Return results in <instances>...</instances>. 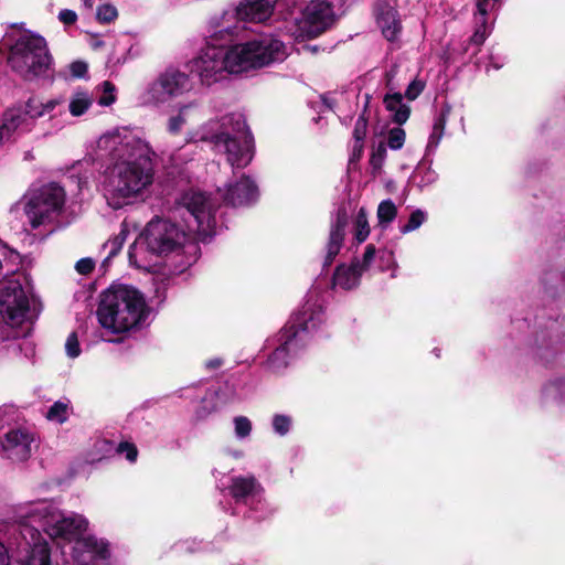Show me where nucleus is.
Returning <instances> with one entry per match:
<instances>
[{
  "label": "nucleus",
  "instance_id": "f257e3e1",
  "mask_svg": "<svg viewBox=\"0 0 565 565\" xmlns=\"http://www.w3.org/2000/svg\"><path fill=\"white\" fill-rule=\"evenodd\" d=\"M97 149L108 160L98 190L113 210L139 200L154 180L156 152L139 130L111 129L99 137Z\"/></svg>",
  "mask_w": 565,
  "mask_h": 565
},
{
  "label": "nucleus",
  "instance_id": "f03ea898",
  "mask_svg": "<svg viewBox=\"0 0 565 565\" xmlns=\"http://www.w3.org/2000/svg\"><path fill=\"white\" fill-rule=\"evenodd\" d=\"M218 206V199L204 191H185L178 200L177 211L186 230L168 218L152 217L129 247L130 265L150 271L159 257L179 250L191 234L202 242L212 238L216 234L215 213Z\"/></svg>",
  "mask_w": 565,
  "mask_h": 565
},
{
  "label": "nucleus",
  "instance_id": "7ed1b4c3",
  "mask_svg": "<svg viewBox=\"0 0 565 565\" xmlns=\"http://www.w3.org/2000/svg\"><path fill=\"white\" fill-rule=\"evenodd\" d=\"M287 55V46L271 34L231 45L207 41L188 62V68L201 86L211 87L226 81L230 75L281 62Z\"/></svg>",
  "mask_w": 565,
  "mask_h": 565
},
{
  "label": "nucleus",
  "instance_id": "20e7f679",
  "mask_svg": "<svg viewBox=\"0 0 565 565\" xmlns=\"http://www.w3.org/2000/svg\"><path fill=\"white\" fill-rule=\"evenodd\" d=\"M31 258L2 243V342L12 338L14 342L2 345L6 354L33 353V345L26 339L34 318L35 298L31 277L28 273Z\"/></svg>",
  "mask_w": 565,
  "mask_h": 565
},
{
  "label": "nucleus",
  "instance_id": "39448f33",
  "mask_svg": "<svg viewBox=\"0 0 565 565\" xmlns=\"http://www.w3.org/2000/svg\"><path fill=\"white\" fill-rule=\"evenodd\" d=\"M275 4L281 9L279 29L295 40L316 38L333 22L334 0H242L235 9L239 20L262 23L271 15Z\"/></svg>",
  "mask_w": 565,
  "mask_h": 565
},
{
  "label": "nucleus",
  "instance_id": "423d86ee",
  "mask_svg": "<svg viewBox=\"0 0 565 565\" xmlns=\"http://www.w3.org/2000/svg\"><path fill=\"white\" fill-rule=\"evenodd\" d=\"M23 23L11 25L2 41L8 50V66L25 82L54 79L53 56L46 40L22 28Z\"/></svg>",
  "mask_w": 565,
  "mask_h": 565
},
{
  "label": "nucleus",
  "instance_id": "0eeeda50",
  "mask_svg": "<svg viewBox=\"0 0 565 565\" xmlns=\"http://www.w3.org/2000/svg\"><path fill=\"white\" fill-rule=\"evenodd\" d=\"M201 139L210 140L218 152L226 154L232 167L244 168L253 159L254 140L241 113H231L203 127Z\"/></svg>",
  "mask_w": 565,
  "mask_h": 565
},
{
  "label": "nucleus",
  "instance_id": "6e6552de",
  "mask_svg": "<svg viewBox=\"0 0 565 565\" xmlns=\"http://www.w3.org/2000/svg\"><path fill=\"white\" fill-rule=\"evenodd\" d=\"M100 326L114 334L138 327L147 317V305L139 290L120 285L108 289L97 309Z\"/></svg>",
  "mask_w": 565,
  "mask_h": 565
},
{
  "label": "nucleus",
  "instance_id": "1a4fd4ad",
  "mask_svg": "<svg viewBox=\"0 0 565 565\" xmlns=\"http://www.w3.org/2000/svg\"><path fill=\"white\" fill-rule=\"evenodd\" d=\"M324 312L322 303L312 296L307 299L301 310L279 332L278 347L269 355L267 367L279 372L288 365L290 353H296L306 342L308 335L323 323Z\"/></svg>",
  "mask_w": 565,
  "mask_h": 565
},
{
  "label": "nucleus",
  "instance_id": "9d476101",
  "mask_svg": "<svg viewBox=\"0 0 565 565\" xmlns=\"http://www.w3.org/2000/svg\"><path fill=\"white\" fill-rule=\"evenodd\" d=\"M19 518L40 526L51 539L68 542L72 545L84 539L88 520L78 513L64 514L51 501H38L17 508Z\"/></svg>",
  "mask_w": 565,
  "mask_h": 565
},
{
  "label": "nucleus",
  "instance_id": "9b49d317",
  "mask_svg": "<svg viewBox=\"0 0 565 565\" xmlns=\"http://www.w3.org/2000/svg\"><path fill=\"white\" fill-rule=\"evenodd\" d=\"M6 516L9 521L19 525L20 534L17 547L11 550L10 558L19 565H57L52 558V548L49 541L30 521L19 518L18 509L14 510L12 516L7 510Z\"/></svg>",
  "mask_w": 565,
  "mask_h": 565
},
{
  "label": "nucleus",
  "instance_id": "f8f14e48",
  "mask_svg": "<svg viewBox=\"0 0 565 565\" xmlns=\"http://www.w3.org/2000/svg\"><path fill=\"white\" fill-rule=\"evenodd\" d=\"M65 192L56 183L31 189L23 196V211L32 228L51 223L62 211Z\"/></svg>",
  "mask_w": 565,
  "mask_h": 565
},
{
  "label": "nucleus",
  "instance_id": "ddd939ff",
  "mask_svg": "<svg viewBox=\"0 0 565 565\" xmlns=\"http://www.w3.org/2000/svg\"><path fill=\"white\" fill-rule=\"evenodd\" d=\"M227 490L237 505L246 508V516L259 521L271 513L264 500L263 487L254 476L232 477Z\"/></svg>",
  "mask_w": 565,
  "mask_h": 565
},
{
  "label": "nucleus",
  "instance_id": "4468645a",
  "mask_svg": "<svg viewBox=\"0 0 565 565\" xmlns=\"http://www.w3.org/2000/svg\"><path fill=\"white\" fill-rule=\"evenodd\" d=\"M191 89L192 83L188 74L177 70L167 71L148 85L143 93V102L152 105L164 104Z\"/></svg>",
  "mask_w": 565,
  "mask_h": 565
},
{
  "label": "nucleus",
  "instance_id": "2eb2a0df",
  "mask_svg": "<svg viewBox=\"0 0 565 565\" xmlns=\"http://www.w3.org/2000/svg\"><path fill=\"white\" fill-rule=\"evenodd\" d=\"M62 103L61 99L52 98L46 102H42L36 96H31L26 103L24 109L21 107H14L8 109L2 115V139L6 132H10L15 129H28V120H34L50 115L56 106Z\"/></svg>",
  "mask_w": 565,
  "mask_h": 565
},
{
  "label": "nucleus",
  "instance_id": "dca6fc26",
  "mask_svg": "<svg viewBox=\"0 0 565 565\" xmlns=\"http://www.w3.org/2000/svg\"><path fill=\"white\" fill-rule=\"evenodd\" d=\"M71 558L75 565H109L110 543L104 537L87 534L72 545Z\"/></svg>",
  "mask_w": 565,
  "mask_h": 565
},
{
  "label": "nucleus",
  "instance_id": "f3484780",
  "mask_svg": "<svg viewBox=\"0 0 565 565\" xmlns=\"http://www.w3.org/2000/svg\"><path fill=\"white\" fill-rule=\"evenodd\" d=\"M376 255L373 245L365 247L362 260L355 258L351 264H341L335 268L332 278V287L343 290H351L360 285V279L370 269Z\"/></svg>",
  "mask_w": 565,
  "mask_h": 565
},
{
  "label": "nucleus",
  "instance_id": "a211bd4d",
  "mask_svg": "<svg viewBox=\"0 0 565 565\" xmlns=\"http://www.w3.org/2000/svg\"><path fill=\"white\" fill-rule=\"evenodd\" d=\"M35 448V435L26 427L12 428L2 440V455L13 462L28 460Z\"/></svg>",
  "mask_w": 565,
  "mask_h": 565
},
{
  "label": "nucleus",
  "instance_id": "6ab92c4d",
  "mask_svg": "<svg viewBox=\"0 0 565 565\" xmlns=\"http://www.w3.org/2000/svg\"><path fill=\"white\" fill-rule=\"evenodd\" d=\"M242 22L235 8L212 17L207 23L209 42L217 44L232 41L244 29Z\"/></svg>",
  "mask_w": 565,
  "mask_h": 565
},
{
  "label": "nucleus",
  "instance_id": "aec40b11",
  "mask_svg": "<svg viewBox=\"0 0 565 565\" xmlns=\"http://www.w3.org/2000/svg\"><path fill=\"white\" fill-rule=\"evenodd\" d=\"M349 222V214L345 206H339L331 216L329 237L326 245L324 266H330L340 253Z\"/></svg>",
  "mask_w": 565,
  "mask_h": 565
},
{
  "label": "nucleus",
  "instance_id": "412c9836",
  "mask_svg": "<svg viewBox=\"0 0 565 565\" xmlns=\"http://www.w3.org/2000/svg\"><path fill=\"white\" fill-rule=\"evenodd\" d=\"M257 195L256 184L248 177L243 175L235 183H230L222 196L228 205L243 206L256 201Z\"/></svg>",
  "mask_w": 565,
  "mask_h": 565
},
{
  "label": "nucleus",
  "instance_id": "4be33fe9",
  "mask_svg": "<svg viewBox=\"0 0 565 565\" xmlns=\"http://www.w3.org/2000/svg\"><path fill=\"white\" fill-rule=\"evenodd\" d=\"M375 18L385 39L394 41L401 32V21L394 7L384 1L377 2Z\"/></svg>",
  "mask_w": 565,
  "mask_h": 565
},
{
  "label": "nucleus",
  "instance_id": "5701e85b",
  "mask_svg": "<svg viewBox=\"0 0 565 565\" xmlns=\"http://www.w3.org/2000/svg\"><path fill=\"white\" fill-rule=\"evenodd\" d=\"M383 103L394 122L403 125L407 121L411 115V107L403 102V95L401 93L386 94Z\"/></svg>",
  "mask_w": 565,
  "mask_h": 565
},
{
  "label": "nucleus",
  "instance_id": "b1692460",
  "mask_svg": "<svg viewBox=\"0 0 565 565\" xmlns=\"http://www.w3.org/2000/svg\"><path fill=\"white\" fill-rule=\"evenodd\" d=\"M448 110H443L438 116L435 117L431 132L428 137L427 146H426V152H425V160L429 156H431L438 148L444 134L445 128L448 119Z\"/></svg>",
  "mask_w": 565,
  "mask_h": 565
},
{
  "label": "nucleus",
  "instance_id": "393cba45",
  "mask_svg": "<svg viewBox=\"0 0 565 565\" xmlns=\"http://www.w3.org/2000/svg\"><path fill=\"white\" fill-rule=\"evenodd\" d=\"M94 97L87 90L76 89L68 100V111L73 117H81L92 107Z\"/></svg>",
  "mask_w": 565,
  "mask_h": 565
},
{
  "label": "nucleus",
  "instance_id": "a878e982",
  "mask_svg": "<svg viewBox=\"0 0 565 565\" xmlns=\"http://www.w3.org/2000/svg\"><path fill=\"white\" fill-rule=\"evenodd\" d=\"M397 216V206L396 204L391 200L386 199L380 202L376 211V218H377V226L385 231L390 227L392 222Z\"/></svg>",
  "mask_w": 565,
  "mask_h": 565
},
{
  "label": "nucleus",
  "instance_id": "bb28decb",
  "mask_svg": "<svg viewBox=\"0 0 565 565\" xmlns=\"http://www.w3.org/2000/svg\"><path fill=\"white\" fill-rule=\"evenodd\" d=\"M413 179L418 188L423 189L433 183L438 179V174L430 167V160H425L416 168Z\"/></svg>",
  "mask_w": 565,
  "mask_h": 565
},
{
  "label": "nucleus",
  "instance_id": "cd10ccee",
  "mask_svg": "<svg viewBox=\"0 0 565 565\" xmlns=\"http://www.w3.org/2000/svg\"><path fill=\"white\" fill-rule=\"evenodd\" d=\"M128 227L126 224H121L120 231L114 237L109 238L103 245V252L106 253L105 262H108L110 258L116 256L120 249L122 248L127 237H128Z\"/></svg>",
  "mask_w": 565,
  "mask_h": 565
},
{
  "label": "nucleus",
  "instance_id": "c85d7f7f",
  "mask_svg": "<svg viewBox=\"0 0 565 565\" xmlns=\"http://www.w3.org/2000/svg\"><path fill=\"white\" fill-rule=\"evenodd\" d=\"M370 224L365 207H361L354 218L353 235L355 241L361 244L366 241L370 235Z\"/></svg>",
  "mask_w": 565,
  "mask_h": 565
},
{
  "label": "nucleus",
  "instance_id": "c756f323",
  "mask_svg": "<svg viewBox=\"0 0 565 565\" xmlns=\"http://www.w3.org/2000/svg\"><path fill=\"white\" fill-rule=\"evenodd\" d=\"M71 411V402L66 398L56 401L47 411L46 418L50 422L63 424L68 419Z\"/></svg>",
  "mask_w": 565,
  "mask_h": 565
},
{
  "label": "nucleus",
  "instance_id": "7c9ffc66",
  "mask_svg": "<svg viewBox=\"0 0 565 565\" xmlns=\"http://www.w3.org/2000/svg\"><path fill=\"white\" fill-rule=\"evenodd\" d=\"M492 32V24L489 23V20L475 19V30L472 35L469 39V42L473 45L481 46L488 36Z\"/></svg>",
  "mask_w": 565,
  "mask_h": 565
},
{
  "label": "nucleus",
  "instance_id": "2f4dec72",
  "mask_svg": "<svg viewBox=\"0 0 565 565\" xmlns=\"http://www.w3.org/2000/svg\"><path fill=\"white\" fill-rule=\"evenodd\" d=\"M292 423L294 420L290 415L280 413L274 414L271 417L273 431L276 435L284 437L290 433L292 428Z\"/></svg>",
  "mask_w": 565,
  "mask_h": 565
},
{
  "label": "nucleus",
  "instance_id": "473e14b6",
  "mask_svg": "<svg viewBox=\"0 0 565 565\" xmlns=\"http://www.w3.org/2000/svg\"><path fill=\"white\" fill-rule=\"evenodd\" d=\"M188 124L198 121L201 119L203 114V107L199 100H192L186 104H182L178 109Z\"/></svg>",
  "mask_w": 565,
  "mask_h": 565
},
{
  "label": "nucleus",
  "instance_id": "72a5a7b5",
  "mask_svg": "<svg viewBox=\"0 0 565 565\" xmlns=\"http://www.w3.org/2000/svg\"><path fill=\"white\" fill-rule=\"evenodd\" d=\"M97 90L100 92L97 97L98 105L106 107L116 102V87L113 83L105 81L97 87Z\"/></svg>",
  "mask_w": 565,
  "mask_h": 565
},
{
  "label": "nucleus",
  "instance_id": "f704fd0d",
  "mask_svg": "<svg viewBox=\"0 0 565 565\" xmlns=\"http://www.w3.org/2000/svg\"><path fill=\"white\" fill-rule=\"evenodd\" d=\"M500 4L501 0H477L476 11L473 13L475 19L484 18V20H488L489 14L498 10Z\"/></svg>",
  "mask_w": 565,
  "mask_h": 565
},
{
  "label": "nucleus",
  "instance_id": "c9c22d12",
  "mask_svg": "<svg viewBox=\"0 0 565 565\" xmlns=\"http://www.w3.org/2000/svg\"><path fill=\"white\" fill-rule=\"evenodd\" d=\"M426 220L427 213L420 209H417L414 212H412L407 223L401 226L399 231L403 234L414 232L417 228H419Z\"/></svg>",
  "mask_w": 565,
  "mask_h": 565
},
{
  "label": "nucleus",
  "instance_id": "e433bc0d",
  "mask_svg": "<svg viewBox=\"0 0 565 565\" xmlns=\"http://www.w3.org/2000/svg\"><path fill=\"white\" fill-rule=\"evenodd\" d=\"M366 128H367V121L363 116H360L355 122L353 137H354V146L353 151L354 153H361L363 148V141L366 136Z\"/></svg>",
  "mask_w": 565,
  "mask_h": 565
},
{
  "label": "nucleus",
  "instance_id": "4c0bfd02",
  "mask_svg": "<svg viewBox=\"0 0 565 565\" xmlns=\"http://www.w3.org/2000/svg\"><path fill=\"white\" fill-rule=\"evenodd\" d=\"M233 424H234V434L237 439L243 440V439H246L247 437H249L252 429H253V425L248 417L236 416L233 419Z\"/></svg>",
  "mask_w": 565,
  "mask_h": 565
},
{
  "label": "nucleus",
  "instance_id": "58836bf2",
  "mask_svg": "<svg viewBox=\"0 0 565 565\" xmlns=\"http://www.w3.org/2000/svg\"><path fill=\"white\" fill-rule=\"evenodd\" d=\"M406 138L405 130L401 127L392 128L387 135V146L392 150H398L404 146Z\"/></svg>",
  "mask_w": 565,
  "mask_h": 565
},
{
  "label": "nucleus",
  "instance_id": "ea45409f",
  "mask_svg": "<svg viewBox=\"0 0 565 565\" xmlns=\"http://www.w3.org/2000/svg\"><path fill=\"white\" fill-rule=\"evenodd\" d=\"M118 17L117 9L111 4H102L97 8L96 19L100 23H110Z\"/></svg>",
  "mask_w": 565,
  "mask_h": 565
},
{
  "label": "nucleus",
  "instance_id": "a19ab883",
  "mask_svg": "<svg viewBox=\"0 0 565 565\" xmlns=\"http://www.w3.org/2000/svg\"><path fill=\"white\" fill-rule=\"evenodd\" d=\"M65 352L66 355L71 359H76L81 355L82 350L76 331H73L68 334L65 341Z\"/></svg>",
  "mask_w": 565,
  "mask_h": 565
},
{
  "label": "nucleus",
  "instance_id": "79ce46f5",
  "mask_svg": "<svg viewBox=\"0 0 565 565\" xmlns=\"http://www.w3.org/2000/svg\"><path fill=\"white\" fill-rule=\"evenodd\" d=\"M386 158V146L384 143H380L376 148L373 149L371 154L370 164L374 171L381 170Z\"/></svg>",
  "mask_w": 565,
  "mask_h": 565
},
{
  "label": "nucleus",
  "instance_id": "37998d69",
  "mask_svg": "<svg viewBox=\"0 0 565 565\" xmlns=\"http://www.w3.org/2000/svg\"><path fill=\"white\" fill-rule=\"evenodd\" d=\"M188 125L185 117L181 115L178 110V114L170 116L167 124V129L170 134H179L181 129Z\"/></svg>",
  "mask_w": 565,
  "mask_h": 565
},
{
  "label": "nucleus",
  "instance_id": "c03bdc74",
  "mask_svg": "<svg viewBox=\"0 0 565 565\" xmlns=\"http://www.w3.org/2000/svg\"><path fill=\"white\" fill-rule=\"evenodd\" d=\"M425 88V82L418 78H415L412 81L406 90H405V97L408 100H415L424 90Z\"/></svg>",
  "mask_w": 565,
  "mask_h": 565
},
{
  "label": "nucleus",
  "instance_id": "a18cd8bd",
  "mask_svg": "<svg viewBox=\"0 0 565 565\" xmlns=\"http://www.w3.org/2000/svg\"><path fill=\"white\" fill-rule=\"evenodd\" d=\"M117 451L120 455H124L126 459L130 462H135L138 456V450L134 444L129 443H120Z\"/></svg>",
  "mask_w": 565,
  "mask_h": 565
},
{
  "label": "nucleus",
  "instance_id": "49530a36",
  "mask_svg": "<svg viewBox=\"0 0 565 565\" xmlns=\"http://www.w3.org/2000/svg\"><path fill=\"white\" fill-rule=\"evenodd\" d=\"M545 394L547 396L559 395V399L563 401L564 399V395H565V382L564 381H558V382H555V383H551L550 385H547L545 387Z\"/></svg>",
  "mask_w": 565,
  "mask_h": 565
},
{
  "label": "nucleus",
  "instance_id": "de8ad7c7",
  "mask_svg": "<svg viewBox=\"0 0 565 565\" xmlns=\"http://www.w3.org/2000/svg\"><path fill=\"white\" fill-rule=\"evenodd\" d=\"M68 71L72 77L82 78L87 73V64L82 61H75L70 64Z\"/></svg>",
  "mask_w": 565,
  "mask_h": 565
},
{
  "label": "nucleus",
  "instance_id": "09e8293b",
  "mask_svg": "<svg viewBox=\"0 0 565 565\" xmlns=\"http://www.w3.org/2000/svg\"><path fill=\"white\" fill-rule=\"evenodd\" d=\"M58 20L66 25H71L76 22L77 14L73 10L63 9L58 13Z\"/></svg>",
  "mask_w": 565,
  "mask_h": 565
},
{
  "label": "nucleus",
  "instance_id": "8fccbe9b",
  "mask_svg": "<svg viewBox=\"0 0 565 565\" xmlns=\"http://www.w3.org/2000/svg\"><path fill=\"white\" fill-rule=\"evenodd\" d=\"M76 270L82 275H87L94 269V262L90 258H82L75 265Z\"/></svg>",
  "mask_w": 565,
  "mask_h": 565
},
{
  "label": "nucleus",
  "instance_id": "3c124183",
  "mask_svg": "<svg viewBox=\"0 0 565 565\" xmlns=\"http://www.w3.org/2000/svg\"><path fill=\"white\" fill-rule=\"evenodd\" d=\"M223 365V360L221 358H213L205 362V366L209 370H216Z\"/></svg>",
  "mask_w": 565,
  "mask_h": 565
},
{
  "label": "nucleus",
  "instance_id": "603ef678",
  "mask_svg": "<svg viewBox=\"0 0 565 565\" xmlns=\"http://www.w3.org/2000/svg\"><path fill=\"white\" fill-rule=\"evenodd\" d=\"M83 1V6L88 9V10H92L93 7H94V3H95V0H82Z\"/></svg>",
  "mask_w": 565,
  "mask_h": 565
},
{
  "label": "nucleus",
  "instance_id": "864d4df0",
  "mask_svg": "<svg viewBox=\"0 0 565 565\" xmlns=\"http://www.w3.org/2000/svg\"><path fill=\"white\" fill-rule=\"evenodd\" d=\"M231 455L235 458H242L244 456V452L242 450H234L231 452Z\"/></svg>",
  "mask_w": 565,
  "mask_h": 565
},
{
  "label": "nucleus",
  "instance_id": "5fc2aeb1",
  "mask_svg": "<svg viewBox=\"0 0 565 565\" xmlns=\"http://www.w3.org/2000/svg\"><path fill=\"white\" fill-rule=\"evenodd\" d=\"M381 258H382V259L387 258V260H390V259L392 258V255H391V253H385V252H383V253L381 254Z\"/></svg>",
  "mask_w": 565,
  "mask_h": 565
},
{
  "label": "nucleus",
  "instance_id": "6e6d98bb",
  "mask_svg": "<svg viewBox=\"0 0 565 565\" xmlns=\"http://www.w3.org/2000/svg\"><path fill=\"white\" fill-rule=\"evenodd\" d=\"M13 408L12 406H4V412L7 413L9 409ZM3 413V409H2Z\"/></svg>",
  "mask_w": 565,
  "mask_h": 565
}]
</instances>
